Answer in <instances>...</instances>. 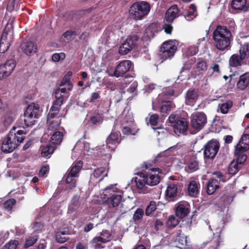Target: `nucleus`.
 <instances>
[{"label": "nucleus", "mask_w": 249, "mask_h": 249, "mask_svg": "<svg viewBox=\"0 0 249 249\" xmlns=\"http://www.w3.org/2000/svg\"><path fill=\"white\" fill-rule=\"evenodd\" d=\"M187 236L183 233H179L176 237L175 242L177 246L180 249H189V242Z\"/></svg>", "instance_id": "412c9836"}, {"label": "nucleus", "mask_w": 249, "mask_h": 249, "mask_svg": "<svg viewBox=\"0 0 249 249\" xmlns=\"http://www.w3.org/2000/svg\"><path fill=\"white\" fill-rule=\"evenodd\" d=\"M49 166L46 165L41 167L40 170L39 175L41 177H44L49 171Z\"/></svg>", "instance_id": "69168bd1"}, {"label": "nucleus", "mask_w": 249, "mask_h": 249, "mask_svg": "<svg viewBox=\"0 0 249 249\" xmlns=\"http://www.w3.org/2000/svg\"><path fill=\"white\" fill-rule=\"evenodd\" d=\"M133 122V118L131 112H128L127 114L125 115L123 121L122 122V125H124L125 123L128 124L129 125L132 124Z\"/></svg>", "instance_id": "6e6d98bb"}, {"label": "nucleus", "mask_w": 249, "mask_h": 249, "mask_svg": "<svg viewBox=\"0 0 249 249\" xmlns=\"http://www.w3.org/2000/svg\"><path fill=\"white\" fill-rule=\"evenodd\" d=\"M77 34L74 30L66 31L61 37V41L63 42H68L72 40L76 36Z\"/></svg>", "instance_id": "f704fd0d"}, {"label": "nucleus", "mask_w": 249, "mask_h": 249, "mask_svg": "<svg viewBox=\"0 0 249 249\" xmlns=\"http://www.w3.org/2000/svg\"><path fill=\"white\" fill-rule=\"evenodd\" d=\"M143 176L147 180V184L149 186H155L160 181V176L156 174H153L152 173L145 174L143 173Z\"/></svg>", "instance_id": "393cba45"}, {"label": "nucleus", "mask_w": 249, "mask_h": 249, "mask_svg": "<svg viewBox=\"0 0 249 249\" xmlns=\"http://www.w3.org/2000/svg\"><path fill=\"white\" fill-rule=\"evenodd\" d=\"M198 93L194 89H189L186 95L185 103L189 106L194 105L198 97Z\"/></svg>", "instance_id": "b1692460"}, {"label": "nucleus", "mask_w": 249, "mask_h": 249, "mask_svg": "<svg viewBox=\"0 0 249 249\" xmlns=\"http://www.w3.org/2000/svg\"><path fill=\"white\" fill-rule=\"evenodd\" d=\"M37 237L36 235H33L32 237L26 239L24 247L25 248H28L32 245H33L37 241Z\"/></svg>", "instance_id": "8fccbe9b"}, {"label": "nucleus", "mask_w": 249, "mask_h": 249, "mask_svg": "<svg viewBox=\"0 0 249 249\" xmlns=\"http://www.w3.org/2000/svg\"><path fill=\"white\" fill-rule=\"evenodd\" d=\"M236 161H232L229 165L228 171L230 174L235 175L239 170L241 165L244 162H239L237 160V157H236Z\"/></svg>", "instance_id": "72a5a7b5"}, {"label": "nucleus", "mask_w": 249, "mask_h": 249, "mask_svg": "<svg viewBox=\"0 0 249 249\" xmlns=\"http://www.w3.org/2000/svg\"><path fill=\"white\" fill-rule=\"evenodd\" d=\"M179 221V219L178 217L174 215H171L166 222V225L168 227L174 228L178 224Z\"/></svg>", "instance_id": "de8ad7c7"}, {"label": "nucleus", "mask_w": 249, "mask_h": 249, "mask_svg": "<svg viewBox=\"0 0 249 249\" xmlns=\"http://www.w3.org/2000/svg\"><path fill=\"white\" fill-rule=\"evenodd\" d=\"M21 48L26 55L29 56L34 55L37 51V45L32 41L23 42L21 45Z\"/></svg>", "instance_id": "6ab92c4d"}, {"label": "nucleus", "mask_w": 249, "mask_h": 249, "mask_svg": "<svg viewBox=\"0 0 249 249\" xmlns=\"http://www.w3.org/2000/svg\"><path fill=\"white\" fill-rule=\"evenodd\" d=\"M55 97L56 100L53 102L49 112V117H55L58 114L60 107L63 103V96L62 94H60L58 91L55 92Z\"/></svg>", "instance_id": "2eb2a0df"}, {"label": "nucleus", "mask_w": 249, "mask_h": 249, "mask_svg": "<svg viewBox=\"0 0 249 249\" xmlns=\"http://www.w3.org/2000/svg\"><path fill=\"white\" fill-rule=\"evenodd\" d=\"M196 69L198 71H202L206 69V63L203 60H199L196 65Z\"/></svg>", "instance_id": "bf43d9fd"}, {"label": "nucleus", "mask_w": 249, "mask_h": 249, "mask_svg": "<svg viewBox=\"0 0 249 249\" xmlns=\"http://www.w3.org/2000/svg\"><path fill=\"white\" fill-rule=\"evenodd\" d=\"M178 10L177 5H174L168 9L166 13L165 19L167 22L171 23L178 17Z\"/></svg>", "instance_id": "4be33fe9"}, {"label": "nucleus", "mask_w": 249, "mask_h": 249, "mask_svg": "<svg viewBox=\"0 0 249 249\" xmlns=\"http://www.w3.org/2000/svg\"><path fill=\"white\" fill-rule=\"evenodd\" d=\"M189 212L188 206L186 204L180 203L176 207V215L180 218L185 217L189 213Z\"/></svg>", "instance_id": "cd10ccee"}, {"label": "nucleus", "mask_w": 249, "mask_h": 249, "mask_svg": "<svg viewBox=\"0 0 249 249\" xmlns=\"http://www.w3.org/2000/svg\"><path fill=\"white\" fill-rule=\"evenodd\" d=\"M199 183L196 181L192 180L188 185L189 195L192 197H196L199 193Z\"/></svg>", "instance_id": "c85d7f7f"}, {"label": "nucleus", "mask_w": 249, "mask_h": 249, "mask_svg": "<svg viewBox=\"0 0 249 249\" xmlns=\"http://www.w3.org/2000/svg\"><path fill=\"white\" fill-rule=\"evenodd\" d=\"M207 123V117L201 112L194 113L191 116V125L193 128L198 131L202 129Z\"/></svg>", "instance_id": "9d476101"}, {"label": "nucleus", "mask_w": 249, "mask_h": 249, "mask_svg": "<svg viewBox=\"0 0 249 249\" xmlns=\"http://www.w3.org/2000/svg\"><path fill=\"white\" fill-rule=\"evenodd\" d=\"M54 117H49V114L48 115L47 123L48 124V130L50 131H57L60 130L62 129L59 127L60 124V121L58 118H56L54 120H52Z\"/></svg>", "instance_id": "a878e982"}, {"label": "nucleus", "mask_w": 249, "mask_h": 249, "mask_svg": "<svg viewBox=\"0 0 249 249\" xmlns=\"http://www.w3.org/2000/svg\"><path fill=\"white\" fill-rule=\"evenodd\" d=\"M197 14L196 12L189 11L188 13L185 16V18L188 21H191L196 16Z\"/></svg>", "instance_id": "0e129e2a"}, {"label": "nucleus", "mask_w": 249, "mask_h": 249, "mask_svg": "<svg viewBox=\"0 0 249 249\" xmlns=\"http://www.w3.org/2000/svg\"><path fill=\"white\" fill-rule=\"evenodd\" d=\"M79 196H75L72 197L68 207L69 213H71L75 211L79 203Z\"/></svg>", "instance_id": "4c0bfd02"}, {"label": "nucleus", "mask_w": 249, "mask_h": 249, "mask_svg": "<svg viewBox=\"0 0 249 249\" xmlns=\"http://www.w3.org/2000/svg\"><path fill=\"white\" fill-rule=\"evenodd\" d=\"M221 201L225 205H227L231 203L233 200V197L228 194L224 195L221 197Z\"/></svg>", "instance_id": "864d4df0"}, {"label": "nucleus", "mask_w": 249, "mask_h": 249, "mask_svg": "<svg viewBox=\"0 0 249 249\" xmlns=\"http://www.w3.org/2000/svg\"><path fill=\"white\" fill-rule=\"evenodd\" d=\"M18 244V241L17 240L11 241L5 245L1 249H16Z\"/></svg>", "instance_id": "4d7b16f0"}, {"label": "nucleus", "mask_w": 249, "mask_h": 249, "mask_svg": "<svg viewBox=\"0 0 249 249\" xmlns=\"http://www.w3.org/2000/svg\"><path fill=\"white\" fill-rule=\"evenodd\" d=\"M217 178L216 179H219V181H225L226 180V178L223 176V175L220 172H217L213 173V178Z\"/></svg>", "instance_id": "680f3d73"}, {"label": "nucleus", "mask_w": 249, "mask_h": 249, "mask_svg": "<svg viewBox=\"0 0 249 249\" xmlns=\"http://www.w3.org/2000/svg\"><path fill=\"white\" fill-rule=\"evenodd\" d=\"M9 41L7 39V33L4 31L0 39V53H4L7 51L10 46Z\"/></svg>", "instance_id": "bb28decb"}, {"label": "nucleus", "mask_w": 249, "mask_h": 249, "mask_svg": "<svg viewBox=\"0 0 249 249\" xmlns=\"http://www.w3.org/2000/svg\"><path fill=\"white\" fill-rule=\"evenodd\" d=\"M133 66V63L128 60H125L121 61L116 66L115 70L111 76L117 77L123 76L126 72L128 71Z\"/></svg>", "instance_id": "f8f14e48"}, {"label": "nucleus", "mask_w": 249, "mask_h": 249, "mask_svg": "<svg viewBox=\"0 0 249 249\" xmlns=\"http://www.w3.org/2000/svg\"><path fill=\"white\" fill-rule=\"evenodd\" d=\"M40 115L39 107L34 103L29 105L24 112V116H21L18 120V124L21 126L24 124L26 127H30L35 124L36 119Z\"/></svg>", "instance_id": "20e7f679"}, {"label": "nucleus", "mask_w": 249, "mask_h": 249, "mask_svg": "<svg viewBox=\"0 0 249 249\" xmlns=\"http://www.w3.org/2000/svg\"><path fill=\"white\" fill-rule=\"evenodd\" d=\"M232 105L233 103L231 100H228L226 103L221 104L219 105L220 112L223 114H227Z\"/></svg>", "instance_id": "a18cd8bd"}, {"label": "nucleus", "mask_w": 249, "mask_h": 249, "mask_svg": "<svg viewBox=\"0 0 249 249\" xmlns=\"http://www.w3.org/2000/svg\"><path fill=\"white\" fill-rule=\"evenodd\" d=\"M122 192L116 187V184L107 187L101 195L104 202L107 203L109 208L119 205L122 200Z\"/></svg>", "instance_id": "7ed1b4c3"}, {"label": "nucleus", "mask_w": 249, "mask_h": 249, "mask_svg": "<svg viewBox=\"0 0 249 249\" xmlns=\"http://www.w3.org/2000/svg\"><path fill=\"white\" fill-rule=\"evenodd\" d=\"M56 240L60 243H63L68 239L66 231H60L56 232Z\"/></svg>", "instance_id": "c03bdc74"}, {"label": "nucleus", "mask_w": 249, "mask_h": 249, "mask_svg": "<svg viewBox=\"0 0 249 249\" xmlns=\"http://www.w3.org/2000/svg\"><path fill=\"white\" fill-rule=\"evenodd\" d=\"M54 149V146L49 144L42 145L41 147V154L43 157L47 159L49 158L53 153Z\"/></svg>", "instance_id": "2f4dec72"}, {"label": "nucleus", "mask_w": 249, "mask_h": 249, "mask_svg": "<svg viewBox=\"0 0 249 249\" xmlns=\"http://www.w3.org/2000/svg\"><path fill=\"white\" fill-rule=\"evenodd\" d=\"M249 85V72H246L239 77V80L237 82V87L243 90Z\"/></svg>", "instance_id": "c756f323"}, {"label": "nucleus", "mask_w": 249, "mask_h": 249, "mask_svg": "<svg viewBox=\"0 0 249 249\" xmlns=\"http://www.w3.org/2000/svg\"><path fill=\"white\" fill-rule=\"evenodd\" d=\"M244 59H241L240 56L237 54L232 55L229 60V64L231 67H237L241 66Z\"/></svg>", "instance_id": "e433bc0d"}, {"label": "nucleus", "mask_w": 249, "mask_h": 249, "mask_svg": "<svg viewBox=\"0 0 249 249\" xmlns=\"http://www.w3.org/2000/svg\"><path fill=\"white\" fill-rule=\"evenodd\" d=\"M219 183L216 178H212L209 180L207 184V193L212 195L219 188Z\"/></svg>", "instance_id": "7c9ffc66"}, {"label": "nucleus", "mask_w": 249, "mask_h": 249, "mask_svg": "<svg viewBox=\"0 0 249 249\" xmlns=\"http://www.w3.org/2000/svg\"><path fill=\"white\" fill-rule=\"evenodd\" d=\"M198 51V46L196 45H191L186 49L185 54L188 56H193L196 54Z\"/></svg>", "instance_id": "09e8293b"}, {"label": "nucleus", "mask_w": 249, "mask_h": 249, "mask_svg": "<svg viewBox=\"0 0 249 249\" xmlns=\"http://www.w3.org/2000/svg\"><path fill=\"white\" fill-rule=\"evenodd\" d=\"M176 50L177 46L174 41L165 42L160 47L161 58L163 60L171 58L174 55Z\"/></svg>", "instance_id": "1a4fd4ad"}, {"label": "nucleus", "mask_w": 249, "mask_h": 249, "mask_svg": "<svg viewBox=\"0 0 249 249\" xmlns=\"http://www.w3.org/2000/svg\"><path fill=\"white\" fill-rule=\"evenodd\" d=\"M107 176V173H106V169L103 167H99L95 169L92 175V177L96 178L102 177L101 178L99 179V181L102 180L103 178L106 177Z\"/></svg>", "instance_id": "a19ab883"}, {"label": "nucleus", "mask_w": 249, "mask_h": 249, "mask_svg": "<svg viewBox=\"0 0 249 249\" xmlns=\"http://www.w3.org/2000/svg\"><path fill=\"white\" fill-rule=\"evenodd\" d=\"M9 237L8 231L2 232L0 233V243H3Z\"/></svg>", "instance_id": "338daca9"}, {"label": "nucleus", "mask_w": 249, "mask_h": 249, "mask_svg": "<svg viewBox=\"0 0 249 249\" xmlns=\"http://www.w3.org/2000/svg\"><path fill=\"white\" fill-rule=\"evenodd\" d=\"M177 190H178V188H177V186L176 184H169L168 185V186L166 189V191L167 196H168V197H170V198L175 197L177 195Z\"/></svg>", "instance_id": "58836bf2"}, {"label": "nucleus", "mask_w": 249, "mask_h": 249, "mask_svg": "<svg viewBox=\"0 0 249 249\" xmlns=\"http://www.w3.org/2000/svg\"><path fill=\"white\" fill-rule=\"evenodd\" d=\"M83 163L79 160L73 163L68 171V176L66 182L69 184L71 189L75 187L76 178L78 177L79 173L82 167Z\"/></svg>", "instance_id": "0eeeda50"}, {"label": "nucleus", "mask_w": 249, "mask_h": 249, "mask_svg": "<svg viewBox=\"0 0 249 249\" xmlns=\"http://www.w3.org/2000/svg\"><path fill=\"white\" fill-rule=\"evenodd\" d=\"M143 214L144 212L143 210L141 208H138L135 212L133 214V219L135 221L139 220L142 218Z\"/></svg>", "instance_id": "5fc2aeb1"}, {"label": "nucleus", "mask_w": 249, "mask_h": 249, "mask_svg": "<svg viewBox=\"0 0 249 249\" xmlns=\"http://www.w3.org/2000/svg\"><path fill=\"white\" fill-rule=\"evenodd\" d=\"M198 162L195 159L190 160L187 165L185 167L188 172H193L198 168Z\"/></svg>", "instance_id": "49530a36"}, {"label": "nucleus", "mask_w": 249, "mask_h": 249, "mask_svg": "<svg viewBox=\"0 0 249 249\" xmlns=\"http://www.w3.org/2000/svg\"><path fill=\"white\" fill-rule=\"evenodd\" d=\"M188 123L187 121L183 118L179 119L173 125V129L175 133L178 136L180 134H184L187 130Z\"/></svg>", "instance_id": "a211bd4d"}, {"label": "nucleus", "mask_w": 249, "mask_h": 249, "mask_svg": "<svg viewBox=\"0 0 249 249\" xmlns=\"http://www.w3.org/2000/svg\"><path fill=\"white\" fill-rule=\"evenodd\" d=\"M133 180L139 193L145 194L148 192L147 186L149 185L147 184V180L143 176V173L138 174L136 177L132 178Z\"/></svg>", "instance_id": "dca6fc26"}, {"label": "nucleus", "mask_w": 249, "mask_h": 249, "mask_svg": "<svg viewBox=\"0 0 249 249\" xmlns=\"http://www.w3.org/2000/svg\"><path fill=\"white\" fill-rule=\"evenodd\" d=\"M172 108L171 103L170 102H163L160 108V112L162 116L168 114Z\"/></svg>", "instance_id": "79ce46f5"}, {"label": "nucleus", "mask_w": 249, "mask_h": 249, "mask_svg": "<svg viewBox=\"0 0 249 249\" xmlns=\"http://www.w3.org/2000/svg\"><path fill=\"white\" fill-rule=\"evenodd\" d=\"M16 200L14 198H11L3 203L4 208L8 211H10L13 206L16 204Z\"/></svg>", "instance_id": "603ef678"}, {"label": "nucleus", "mask_w": 249, "mask_h": 249, "mask_svg": "<svg viewBox=\"0 0 249 249\" xmlns=\"http://www.w3.org/2000/svg\"><path fill=\"white\" fill-rule=\"evenodd\" d=\"M111 239V234L107 230L103 231L99 236L94 237L92 241L91 244L95 248H100L102 243H106Z\"/></svg>", "instance_id": "4468645a"}, {"label": "nucleus", "mask_w": 249, "mask_h": 249, "mask_svg": "<svg viewBox=\"0 0 249 249\" xmlns=\"http://www.w3.org/2000/svg\"><path fill=\"white\" fill-rule=\"evenodd\" d=\"M219 148V143L216 140L208 142L203 147L204 158L205 160H212L217 154Z\"/></svg>", "instance_id": "6e6552de"}, {"label": "nucleus", "mask_w": 249, "mask_h": 249, "mask_svg": "<svg viewBox=\"0 0 249 249\" xmlns=\"http://www.w3.org/2000/svg\"><path fill=\"white\" fill-rule=\"evenodd\" d=\"M231 7L233 9L241 10L244 12L249 10V4H247L246 0H232Z\"/></svg>", "instance_id": "5701e85b"}, {"label": "nucleus", "mask_w": 249, "mask_h": 249, "mask_svg": "<svg viewBox=\"0 0 249 249\" xmlns=\"http://www.w3.org/2000/svg\"><path fill=\"white\" fill-rule=\"evenodd\" d=\"M120 136L119 132H112L110 133L107 139L106 145H103V149L106 153L105 154H108V152L112 151L115 149L116 144L119 142Z\"/></svg>", "instance_id": "9b49d317"}, {"label": "nucleus", "mask_w": 249, "mask_h": 249, "mask_svg": "<svg viewBox=\"0 0 249 249\" xmlns=\"http://www.w3.org/2000/svg\"><path fill=\"white\" fill-rule=\"evenodd\" d=\"M240 56L241 59H245L249 56V43L244 42L239 50Z\"/></svg>", "instance_id": "ea45409f"}, {"label": "nucleus", "mask_w": 249, "mask_h": 249, "mask_svg": "<svg viewBox=\"0 0 249 249\" xmlns=\"http://www.w3.org/2000/svg\"><path fill=\"white\" fill-rule=\"evenodd\" d=\"M65 58V54L64 53H55L52 57V60L54 62H58L61 60H63Z\"/></svg>", "instance_id": "13d9d810"}, {"label": "nucleus", "mask_w": 249, "mask_h": 249, "mask_svg": "<svg viewBox=\"0 0 249 249\" xmlns=\"http://www.w3.org/2000/svg\"><path fill=\"white\" fill-rule=\"evenodd\" d=\"M159 116L157 114H154L151 115L149 119V123L152 126H156L157 124Z\"/></svg>", "instance_id": "052dcab7"}, {"label": "nucleus", "mask_w": 249, "mask_h": 249, "mask_svg": "<svg viewBox=\"0 0 249 249\" xmlns=\"http://www.w3.org/2000/svg\"><path fill=\"white\" fill-rule=\"evenodd\" d=\"M138 40V38L136 36L128 37L120 47L119 53L122 55L127 54L136 46Z\"/></svg>", "instance_id": "ddd939ff"}, {"label": "nucleus", "mask_w": 249, "mask_h": 249, "mask_svg": "<svg viewBox=\"0 0 249 249\" xmlns=\"http://www.w3.org/2000/svg\"><path fill=\"white\" fill-rule=\"evenodd\" d=\"M149 4L146 1H140L134 3L130 7V16L135 20H139L148 15L150 11Z\"/></svg>", "instance_id": "39448f33"}, {"label": "nucleus", "mask_w": 249, "mask_h": 249, "mask_svg": "<svg viewBox=\"0 0 249 249\" xmlns=\"http://www.w3.org/2000/svg\"><path fill=\"white\" fill-rule=\"evenodd\" d=\"M213 39L218 50L225 51L230 49L232 37L231 32L227 28L217 26L213 33Z\"/></svg>", "instance_id": "f03ea898"}, {"label": "nucleus", "mask_w": 249, "mask_h": 249, "mask_svg": "<svg viewBox=\"0 0 249 249\" xmlns=\"http://www.w3.org/2000/svg\"><path fill=\"white\" fill-rule=\"evenodd\" d=\"M63 138V134L60 130L55 131L51 137L52 142L55 145H59Z\"/></svg>", "instance_id": "c9c22d12"}, {"label": "nucleus", "mask_w": 249, "mask_h": 249, "mask_svg": "<svg viewBox=\"0 0 249 249\" xmlns=\"http://www.w3.org/2000/svg\"><path fill=\"white\" fill-rule=\"evenodd\" d=\"M138 85V84L137 81H135L133 82L130 85L129 88L127 89V91L130 93H134L136 91Z\"/></svg>", "instance_id": "e2e57ef3"}, {"label": "nucleus", "mask_w": 249, "mask_h": 249, "mask_svg": "<svg viewBox=\"0 0 249 249\" xmlns=\"http://www.w3.org/2000/svg\"><path fill=\"white\" fill-rule=\"evenodd\" d=\"M1 121L6 125L10 124L14 120L15 115L8 107L0 108Z\"/></svg>", "instance_id": "f3484780"}, {"label": "nucleus", "mask_w": 249, "mask_h": 249, "mask_svg": "<svg viewBox=\"0 0 249 249\" xmlns=\"http://www.w3.org/2000/svg\"><path fill=\"white\" fill-rule=\"evenodd\" d=\"M16 65L15 60L10 59L7 60L4 64L0 65L2 71L6 76H9L14 71Z\"/></svg>", "instance_id": "aec40b11"}, {"label": "nucleus", "mask_w": 249, "mask_h": 249, "mask_svg": "<svg viewBox=\"0 0 249 249\" xmlns=\"http://www.w3.org/2000/svg\"><path fill=\"white\" fill-rule=\"evenodd\" d=\"M18 127L13 126L10 130L7 136L4 139L1 149L4 153H10L13 151L25 139L26 132L24 124L22 126L18 124Z\"/></svg>", "instance_id": "f257e3e1"}, {"label": "nucleus", "mask_w": 249, "mask_h": 249, "mask_svg": "<svg viewBox=\"0 0 249 249\" xmlns=\"http://www.w3.org/2000/svg\"><path fill=\"white\" fill-rule=\"evenodd\" d=\"M179 120V116L175 114L172 113L169 117V121L170 123H176Z\"/></svg>", "instance_id": "774afa93"}, {"label": "nucleus", "mask_w": 249, "mask_h": 249, "mask_svg": "<svg viewBox=\"0 0 249 249\" xmlns=\"http://www.w3.org/2000/svg\"><path fill=\"white\" fill-rule=\"evenodd\" d=\"M220 70L219 65L217 64H214L213 66L211 67L208 71V76H211L214 73H219Z\"/></svg>", "instance_id": "3c124183"}, {"label": "nucleus", "mask_w": 249, "mask_h": 249, "mask_svg": "<svg viewBox=\"0 0 249 249\" xmlns=\"http://www.w3.org/2000/svg\"><path fill=\"white\" fill-rule=\"evenodd\" d=\"M249 149V134L242 136L238 143L235 146L234 156L237 157L238 161L245 162L247 158L245 152Z\"/></svg>", "instance_id": "423d86ee"}, {"label": "nucleus", "mask_w": 249, "mask_h": 249, "mask_svg": "<svg viewBox=\"0 0 249 249\" xmlns=\"http://www.w3.org/2000/svg\"><path fill=\"white\" fill-rule=\"evenodd\" d=\"M157 204L154 201H151L149 204L147 206L145 214L146 216H150L157 209Z\"/></svg>", "instance_id": "37998d69"}, {"label": "nucleus", "mask_w": 249, "mask_h": 249, "mask_svg": "<svg viewBox=\"0 0 249 249\" xmlns=\"http://www.w3.org/2000/svg\"><path fill=\"white\" fill-rule=\"evenodd\" d=\"M72 87V84L65 79V82L61 84L55 91H58L60 94L66 93L71 90Z\"/></svg>", "instance_id": "473e14b6"}]
</instances>
